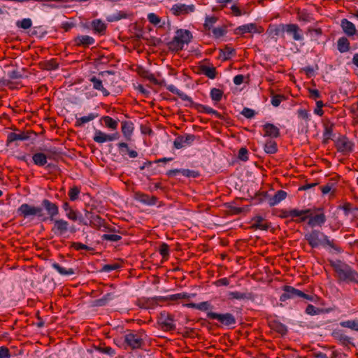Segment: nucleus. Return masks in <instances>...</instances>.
I'll return each mask as SVG.
<instances>
[{
  "label": "nucleus",
  "mask_w": 358,
  "mask_h": 358,
  "mask_svg": "<svg viewBox=\"0 0 358 358\" xmlns=\"http://www.w3.org/2000/svg\"><path fill=\"white\" fill-rule=\"evenodd\" d=\"M330 266L336 273V277L339 283L358 284V272L354 270L348 264L341 261H331Z\"/></svg>",
  "instance_id": "nucleus-1"
},
{
  "label": "nucleus",
  "mask_w": 358,
  "mask_h": 358,
  "mask_svg": "<svg viewBox=\"0 0 358 358\" xmlns=\"http://www.w3.org/2000/svg\"><path fill=\"white\" fill-rule=\"evenodd\" d=\"M304 237L313 248H318L319 246H322L323 248L329 247L337 253L343 252L341 248L335 243L334 240H329L327 236L319 230L313 229L306 233Z\"/></svg>",
  "instance_id": "nucleus-2"
},
{
  "label": "nucleus",
  "mask_w": 358,
  "mask_h": 358,
  "mask_svg": "<svg viewBox=\"0 0 358 358\" xmlns=\"http://www.w3.org/2000/svg\"><path fill=\"white\" fill-rule=\"evenodd\" d=\"M143 331L127 330L123 336L122 346L124 350H136L142 349L145 345L143 336Z\"/></svg>",
  "instance_id": "nucleus-3"
},
{
  "label": "nucleus",
  "mask_w": 358,
  "mask_h": 358,
  "mask_svg": "<svg viewBox=\"0 0 358 358\" xmlns=\"http://www.w3.org/2000/svg\"><path fill=\"white\" fill-rule=\"evenodd\" d=\"M295 215H301L300 221L304 222L309 220L308 224H324L326 217L322 208H308L301 211H294Z\"/></svg>",
  "instance_id": "nucleus-4"
},
{
  "label": "nucleus",
  "mask_w": 358,
  "mask_h": 358,
  "mask_svg": "<svg viewBox=\"0 0 358 358\" xmlns=\"http://www.w3.org/2000/svg\"><path fill=\"white\" fill-rule=\"evenodd\" d=\"M283 293L280 296V301H286L288 299H303L307 301H313V296L306 294L302 291L294 288L290 285H285L282 287Z\"/></svg>",
  "instance_id": "nucleus-5"
},
{
  "label": "nucleus",
  "mask_w": 358,
  "mask_h": 358,
  "mask_svg": "<svg viewBox=\"0 0 358 358\" xmlns=\"http://www.w3.org/2000/svg\"><path fill=\"white\" fill-rule=\"evenodd\" d=\"M18 213L24 217H37L41 222H45V215L43 208L27 203L22 204L17 210Z\"/></svg>",
  "instance_id": "nucleus-6"
},
{
  "label": "nucleus",
  "mask_w": 358,
  "mask_h": 358,
  "mask_svg": "<svg viewBox=\"0 0 358 358\" xmlns=\"http://www.w3.org/2000/svg\"><path fill=\"white\" fill-rule=\"evenodd\" d=\"M43 150L45 153L37 152L32 157L34 163L37 166H44L47 163L48 158H53L55 155L59 153L55 148H45Z\"/></svg>",
  "instance_id": "nucleus-7"
},
{
  "label": "nucleus",
  "mask_w": 358,
  "mask_h": 358,
  "mask_svg": "<svg viewBox=\"0 0 358 358\" xmlns=\"http://www.w3.org/2000/svg\"><path fill=\"white\" fill-rule=\"evenodd\" d=\"M207 317L211 320H217L221 324L227 327L233 326L236 322L235 317L229 313L220 314L213 312H208Z\"/></svg>",
  "instance_id": "nucleus-8"
},
{
  "label": "nucleus",
  "mask_w": 358,
  "mask_h": 358,
  "mask_svg": "<svg viewBox=\"0 0 358 358\" xmlns=\"http://www.w3.org/2000/svg\"><path fill=\"white\" fill-rule=\"evenodd\" d=\"M41 208H43L45 215V221L50 220H54L55 217L59 214V208L57 205L48 199H43L41 201Z\"/></svg>",
  "instance_id": "nucleus-9"
},
{
  "label": "nucleus",
  "mask_w": 358,
  "mask_h": 358,
  "mask_svg": "<svg viewBox=\"0 0 358 358\" xmlns=\"http://www.w3.org/2000/svg\"><path fill=\"white\" fill-rule=\"evenodd\" d=\"M173 317L169 313L162 312L158 317V324L164 331H170L176 329Z\"/></svg>",
  "instance_id": "nucleus-10"
},
{
  "label": "nucleus",
  "mask_w": 358,
  "mask_h": 358,
  "mask_svg": "<svg viewBox=\"0 0 358 358\" xmlns=\"http://www.w3.org/2000/svg\"><path fill=\"white\" fill-rule=\"evenodd\" d=\"M335 144L337 150L343 154L350 153L353 150V143L344 136L338 138Z\"/></svg>",
  "instance_id": "nucleus-11"
},
{
  "label": "nucleus",
  "mask_w": 358,
  "mask_h": 358,
  "mask_svg": "<svg viewBox=\"0 0 358 358\" xmlns=\"http://www.w3.org/2000/svg\"><path fill=\"white\" fill-rule=\"evenodd\" d=\"M120 138L118 132H115L111 134H107L100 130H96L93 140L99 143H103L107 141H113L117 140Z\"/></svg>",
  "instance_id": "nucleus-12"
},
{
  "label": "nucleus",
  "mask_w": 358,
  "mask_h": 358,
  "mask_svg": "<svg viewBox=\"0 0 358 358\" xmlns=\"http://www.w3.org/2000/svg\"><path fill=\"white\" fill-rule=\"evenodd\" d=\"M194 10L195 7L193 4L186 5L184 3L174 4L171 8V11L175 15H186L194 12Z\"/></svg>",
  "instance_id": "nucleus-13"
},
{
  "label": "nucleus",
  "mask_w": 358,
  "mask_h": 358,
  "mask_svg": "<svg viewBox=\"0 0 358 358\" xmlns=\"http://www.w3.org/2000/svg\"><path fill=\"white\" fill-rule=\"evenodd\" d=\"M331 336L334 339L337 340L341 345L344 346L353 345L352 342V338L348 336L341 329H336L333 330Z\"/></svg>",
  "instance_id": "nucleus-14"
},
{
  "label": "nucleus",
  "mask_w": 358,
  "mask_h": 358,
  "mask_svg": "<svg viewBox=\"0 0 358 358\" xmlns=\"http://www.w3.org/2000/svg\"><path fill=\"white\" fill-rule=\"evenodd\" d=\"M195 136L193 134H186L185 136H178L174 142L173 145L176 149H180L185 145H188L192 144V143L194 141Z\"/></svg>",
  "instance_id": "nucleus-15"
},
{
  "label": "nucleus",
  "mask_w": 358,
  "mask_h": 358,
  "mask_svg": "<svg viewBox=\"0 0 358 358\" xmlns=\"http://www.w3.org/2000/svg\"><path fill=\"white\" fill-rule=\"evenodd\" d=\"M106 234L101 236L102 241H107L110 242H117L122 239V233L120 231H116L115 228H107Z\"/></svg>",
  "instance_id": "nucleus-16"
},
{
  "label": "nucleus",
  "mask_w": 358,
  "mask_h": 358,
  "mask_svg": "<svg viewBox=\"0 0 358 358\" xmlns=\"http://www.w3.org/2000/svg\"><path fill=\"white\" fill-rule=\"evenodd\" d=\"M264 136L269 138H278L280 136V129L271 123H266L263 125Z\"/></svg>",
  "instance_id": "nucleus-17"
},
{
  "label": "nucleus",
  "mask_w": 358,
  "mask_h": 358,
  "mask_svg": "<svg viewBox=\"0 0 358 358\" xmlns=\"http://www.w3.org/2000/svg\"><path fill=\"white\" fill-rule=\"evenodd\" d=\"M285 32L292 34L295 41H302L303 39L301 30L295 24H285Z\"/></svg>",
  "instance_id": "nucleus-18"
},
{
  "label": "nucleus",
  "mask_w": 358,
  "mask_h": 358,
  "mask_svg": "<svg viewBox=\"0 0 358 358\" xmlns=\"http://www.w3.org/2000/svg\"><path fill=\"white\" fill-rule=\"evenodd\" d=\"M178 38V41L184 46L188 44L192 39L191 32L186 29H178L175 35Z\"/></svg>",
  "instance_id": "nucleus-19"
},
{
  "label": "nucleus",
  "mask_w": 358,
  "mask_h": 358,
  "mask_svg": "<svg viewBox=\"0 0 358 358\" xmlns=\"http://www.w3.org/2000/svg\"><path fill=\"white\" fill-rule=\"evenodd\" d=\"M267 32L271 38L276 39L278 36L282 35L285 32V24L271 25Z\"/></svg>",
  "instance_id": "nucleus-20"
},
{
  "label": "nucleus",
  "mask_w": 358,
  "mask_h": 358,
  "mask_svg": "<svg viewBox=\"0 0 358 358\" xmlns=\"http://www.w3.org/2000/svg\"><path fill=\"white\" fill-rule=\"evenodd\" d=\"M98 117H99V114L96 113H90L87 115L80 117L76 116L75 126L77 127H81L85 124H87L91 121H93Z\"/></svg>",
  "instance_id": "nucleus-21"
},
{
  "label": "nucleus",
  "mask_w": 358,
  "mask_h": 358,
  "mask_svg": "<svg viewBox=\"0 0 358 358\" xmlns=\"http://www.w3.org/2000/svg\"><path fill=\"white\" fill-rule=\"evenodd\" d=\"M91 26L94 32L99 35H103L107 28V24L100 19L92 20Z\"/></svg>",
  "instance_id": "nucleus-22"
},
{
  "label": "nucleus",
  "mask_w": 358,
  "mask_h": 358,
  "mask_svg": "<svg viewBox=\"0 0 358 358\" xmlns=\"http://www.w3.org/2000/svg\"><path fill=\"white\" fill-rule=\"evenodd\" d=\"M117 147L119 149L120 154L123 157L126 154H127L130 158H136L138 155V152L136 150H130L129 148L128 144L126 143H119L117 144Z\"/></svg>",
  "instance_id": "nucleus-23"
},
{
  "label": "nucleus",
  "mask_w": 358,
  "mask_h": 358,
  "mask_svg": "<svg viewBox=\"0 0 358 358\" xmlns=\"http://www.w3.org/2000/svg\"><path fill=\"white\" fill-rule=\"evenodd\" d=\"M287 197V192L284 190H278L275 194L268 199V204L271 206H274L278 204L280 201L285 199Z\"/></svg>",
  "instance_id": "nucleus-24"
},
{
  "label": "nucleus",
  "mask_w": 358,
  "mask_h": 358,
  "mask_svg": "<svg viewBox=\"0 0 358 358\" xmlns=\"http://www.w3.org/2000/svg\"><path fill=\"white\" fill-rule=\"evenodd\" d=\"M134 129L133 122L130 121H124L122 122V132L128 141L131 140Z\"/></svg>",
  "instance_id": "nucleus-25"
},
{
  "label": "nucleus",
  "mask_w": 358,
  "mask_h": 358,
  "mask_svg": "<svg viewBox=\"0 0 358 358\" xmlns=\"http://www.w3.org/2000/svg\"><path fill=\"white\" fill-rule=\"evenodd\" d=\"M269 327L277 333L282 336L285 335L287 332V327L282 323L277 320H271L269 322Z\"/></svg>",
  "instance_id": "nucleus-26"
},
{
  "label": "nucleus",
  "mask_w": 358,
  "mask_h": 358,
  "mask_svg": "<svg viewBox=\"0 0 358 358\" xmlns=\"http://www.w3.org/2000/svg\"><path fill=\"white\" fill-rule=\"evenodd\" d=\"M341 27L343 31L348 36H353L356 33V28L355 24L347 19H343L341 20Z\"/></svg>",
  "instance_id": "nucleus-27"
},
{
  "label": "nucleus",
  "mask_w": 358,
  "mask_h": 358,
  "mask_svg": "<svg viewBox=\"0 0 358 358\" xmlns=\"http://www.w3.org/2000/svg\"><path fill=\"white\" fill-rule=\"evenodd\" d=\"M75 42L78 45L88 46L93 45L95 43V40L92 36L87 35L78 36L75 38Z\"/></svg>",
  "instance_id": "nucleus-28"
},
{
  "label": "nucleus",
  "mask_w": 358,
  "mask_h": 358,
  "mask_svg": "<svg viewBox=\"0 0 358 358\" xmlns=\"http://www.w3.org/2000/svg\"><path fill=\"white\" fill-rule=\"evenodd\" d=\"M135 198L137 201L144 204L150 206L156 204L157 199L155 196H150L147 194L138 193L136 194Z\"/></svg>",
  "instance_id": "nucleus-29"
},
{
  "label": "nucleus",
  "mask_w": 358,
  "mask_h": 358,
  "mask_svg": "<svg viewBox=\"0 0 358 358\" xmlns=\"http://www.w3.org/2000/svg\"><path fill=\"white\" fill-rule=\"evenodd\" d=\"M90 81L93 84V88L101 91L104 96H107L110 94V92L103 87L102 81L97 78L96 76H93L90 78Z\"/></svg>",
  "instance_id": "nucleus-30"
},
{
  "label": "nucleus",
  "mask_w": 358,
  "mask_h": 358,
  "mask_svg": "<svg viewBox=\"0 0 358 358\" xmlns=\"http://www.w3.org/2000/svg\"><path fill=\"white\" fill-rule=\"evenodd\" d=\"M264 150L266 154L273 155L278 152L277 143L274 140L268 139L264 145Z\"/></svg>",
  "instance_id": "nucleus-31"
},
{
  "label": "nucleus",
  "mask_w": 358,
  "mask_h": 358,
  "mask_svg": "<svg viewBox=\"0 0 358 358\" xmlns=\"http://www.w3.org/2000/svg\"><path fill=\"white\" fill-rule=\"evenodd\" d=\"M28 136L24 133L16 134L14 132H10L8 134L6 145H9L11 143L16 141H24L27 140Z\"/></svg>",
  "instance_id": "nucleus-32"
},
{
  "label": "nucleus",
  "mask_w": 358,
  "mask_h": 358,
  "mask_svg": "<svg viewBox=\"0 0 358 358\" xmlns=\"http://www.w3.org/2000/svg\"><path fill=\"white\" fill-rule=\"evenodd\" d=\"M229 299H238V300H241V299H248V300H250V299H252V294L251 293H249V292H230L228 294Z\"/></svg>",
  "instance_id": "nucleus-33"
},
{
  "label": "nucleus",
  "mask_w": 358,
  "mask_h": 358,
  "mask_svg": "<svg viewBox=\"0 0 358 358\" xmlns=\"http://www.w3.org/2000/svg\"><path fill=\"white\" fill-rule=\"evenodd\" d=\"M138 73L143 78L150 80L154 84H159L157 80L155 78L154 74H152L151 72H150L148 70L140 67L138 69Z\"/></svg>",
  "instance_id": "nucleus-34"
},
{
  "label": "nucleus",
  "mask_w": 358,
  "mask_h": 358,
  "mask_svg": "<svg viewBox=\"0 0 358 358\" xmlns=\"http://www.w3.org/2000/svg\"><path fill=\"white\" fill-rule=\"evenodd\" d=\"M52 266L62 275H71L75 274V270L73 268H66L60 266L58 263H53Z\"/></svg>",
  "instance_id": "nucleus-35"
},
{
  "label": "nucleus",
  "mask_w": 358,
  "mask_h": 358,
  "mask_svg": "<svg viewBox=\"0 0 358 358\" xmlns=\"http://www.w3.org/2000/svg\"><path fill=\"white\" fill-rule=\"evenodd\" d=\"M241 34L259 32L257 25L254 23L244 24L237 28ZM259 32H261L259 31Z\"/></svg>",
  "instance_id": "nucleus-36"
},
{
  "label": "nucleus",
  "mask_w": 358,
  "mask_h": 358,
  "mask_svg": "<svg viewBox=\"0 0 358 358\" xmlns=\"http://www.w3.org/2000/svg\"><path fill=\"white\" fill-rule=\"evenodd\" d=\"M200 72L210 79H214L216 76L215 68L213 66L203 65L200 67Z\"/></svg>",
  "instance_id": "nucleus-37"
},
{
  "label": "nucleus",
  "mask_w": 358,
  "mask_h": 358,
  "mask_svg": "<svg viewBox=\"0 0 358 358\" xmlns=\"http://www.w3.org/2000/svg\"><path fill=\"white\" fill-rule=\"evenodd\" d=\"M337 46L338 51L342 53L350 50V43L345 37H341L338 40Z\"/></svg>",
  "instance_id": "nucleus-38"
},
{
  "label": "nucleus",
  "mask_w": 358,
  "mask_h": 358,
  "mask_svg": "<svg viewBox=\"0 0 358 358\" xmlns=\"http://www.w3.org/2000/svg\"><path fill=\"white\" fill-rule=\"evenodd\" d=\"M114 299V295L112 293H107L102 298L96 299L94 301V306H104L108 301Z\"/></svg>",
  "instance_id": "nucleus-39"
},
{
  "label": "nucleus",
  "mask_w": 358,
  "mask_h": 358,
  "mask_svg": "<svg viewBox=\"0 0 358 358\" xmlns=\"http://www.w3.org/2000/svg\"><path fill=\"white\" fill-rule=\"evenodd\" d=\"M334 136L333 134V124H324V129L323 132V142L327 143L330 139H332Z\"/></svg>",
  "instance_id": "nucleus-40"
},
{
  "label": "nucleus",
  "mask_w": 358,
  "mask_h": 358,
  "mask_svg": "<svg viewBox=\"0 0 358 358\" xmlns=\"http://www.w3.org/2000/svg\"><path fill=\"white\" fill-rule=\"evenodd\" d=\"M94 348L97 352L108 355L110 357L115 355V350L114 349L108 346H105L103 344H99V345L95 346Z\"/></svg>",
  "instance_id": "nucleus-41"
},
{
  "label": "nucleus",
  "mask_w": 358,
  "mask_h": 358,
  "mask_svg": "<svg viewBox=\"0 0 358 358\" xmlns=\"http://www.w3.org/2000/svg\"><path fill=\"white\" fill-rule=\"evenodd\" d=\"M294 211H301V210L298 209H292L290 210H285L282 213V217L285 218H291V220L294 222H301L300 218L301 215H296V213H294Z\"/></svg>",
  "instance_id": "nucleus-42"
},
{
  "label": "nucleus",
  "mask_w": 358,
  "mask_h": 358,
  "mask_svg": "<svg viewBox=\"0 0 358 358\" xmlns=\"http://www.w3.org/2000/svg\"><path fill=\"white\" fill-rule=\"evenodd\" d=\"M339 324L342 327L348 328L358 332V320L342 321Z\"/></svg>",
  "instance_id": "nucleus-43"
},
{
  "label": "nucleus",
  "mask_w": 358,
  "mask_h": 358,
  "mask_svg": "<svg viewBox=\"0 0 358 358\" xmlns=\"http://www.w3.org/2000/svg\"><path fill=\"white\" fill-rule=\"evenodd\" d=\"M196 108L202 113H205L207 114H213L215 115L217 117H220V114L213 108H210V106L202 105V104H197Z\"/></svg>",
  "instance_id": "nucleus-44"
},
{
  "label": "nucleus",
  "mask_w": 358,
  "mask_h": 358,
  "mask_svg": "<svg viewBox=\"0 0 358 358\" xmlns=\"http://www.w3.org/2000/svg\"><path fill=\"white\" fill-rule=\"evenodd\" d=\"M169 48L175 52H178L183 49L184 46L178 41V38L175 36L173 38L172 41L168 44Z\"/></svg>",
  "instance_id": "nucleus-45"
},
{
  "label": "nucleus",
  "mask_w": 358,
  "mask_h": 358,
  "mask_svg": "<svg viewBox=\"0 0 358 358\" xmlns=\"http://www.w3.org/2000/svg\"><path fill=\"white\" fill-rule=\"evenodd\" d=\"M102 120L104 122L105 125L113 130H115L117 128L118 122L117 121L113 120L112 117L109 116H104L102 117Z\"/></svg>",
  "instance_id": "nucleus-46"
},
{
  "label": "nucleus",
  "mask_w": 358,
  "mask_h": 358,
  "mask_svg": "<svg viewBox=\"0 0 358 358\" xmlns=\"http://www.w3.org/2000/svg\"><path fill=\"white\" fill-rule=\"evenodd\" d=\"M210 95L212 100L217 103L222 99L223 96V92L220 89L213 88L210 90Z\"/></svg>",
  "instance_id": "nucleus-47"
},
{
  "label": "nucleus",
  "mask_w": 358,
  "mask_h": 358,
  "mask_svg": "<svg viewBox=\"0 0 358 358\" xmlns=\"http://www.w3.org/2000/svg\"><path fill=\"white\" fill-rule=\"evenodd\" d=\"M68 231L67 225H54L52 228V231L58 236H64L66 237L65 234Z\"/></svg>",
  "instance_id": "nucleus-48"
},
{
  "label": "nucleus",
  "mask_w": 358,
  "mask_h": 358,
  "mask_svg": "<svg viewBox=\"0 0 358 358\" xmlns=\"http://www.w3.org/2000/svg\"><path fill=\"white\" fill-rule=\"evenodd\" d=\"M71 247L77 251L80 250H85L87 251L93 252L94 250V249L93 248L90 247L87 245H85V244L79 243V242H73L71 243Z\"/></svg>",
  "instance_id": "nucleus-49"
},
{
  "label": "nucleus",
  "mask_w": 358,
  "mask_h": 358,
  "mask_svg": "<svg viewBox=\"0 0 358 358\" xmlns=\"http://www.w3.org/2000/svg\"><path fill=\"white\" fill-rule=\"evenodd\" d=\"M217 21V18L215 16H206L204 23V27L206 29L210 30L213 29V25Z\"/></svg>",
  "instance_id": "nucleus-50"
},
{
  "label": "nucleus",
  "mask_w": 358,
  "mask_h": 358,
  "mask_svg": "<svg viewBox=\"0 0 358 358\" xmlns=\"http://www.w3.org/2000/svg\"><path fill=\"white\" fill-rule=\"evenodd\" d=\"M306 313L310 315H316L323 313V310L308 304L305 310Z\"/></svg>",
  "instance_id": "nucleus-51"
},
{
  "label": "nucleus",
  "mask_w": 358,
  "mask_h": 358,
  "mask_svg": "<svg viewBox=\"0 0 358 358\" xmlns=\"http://www.w3.org/2000/svg\"><path fill=\"white\" fill-rule=\"evenodd\" d=\"M87 218L89 219L90 224H106V222L99 215L89 213Z\"/></svg>",
  "instance_id": "nucleus-52"
},
{
  "label": "nucleus",
  "mask_w": 358,
  "mask_h": 358,
  "mask_svg": "<svg viewBox=\"0 0 358 358\" xmlns=\"http://www.w3.org/2000/svg\"><path fill=\"white\" fill-rule=\"evenodd\" d=\"M227 33L226 28L224 27H215L212 29V34L213 36L216 38H219L224 35H225Z\"/></svg>",
  "instance_id": "nucleus-53"
},
{
  "label": "nucleus",
  "mask_w": 358,
  "mask_h": 358,
  "mask_svg": "<svg viewBox=\"0 0 358 358\" xmlns=\"http://www.w3.org/2000/svg\"><path fill=\"white\" fill-rule=\"evenodd\" d=\"M122 267V264L117 262L105 264L101 271L104 272H110L112 271L117 270Z\"/></svg>",
  "instance_id": "nucleus-54"
},
{
  "label": "nucleus",
  "mask_w": 358,
  "mask_h": 358,
  "mask_svg": "<svg viewBox=\"0 0 358 358\" xmlns=\"http://www.w3.org/2000/svg\"><path fill=\"white\" fill-rule=\"evenodd\" d=\"M16 24L18 27L23 29H27L32 26V22L30 18H24L21 21H17Z\"/></svg>",
  "instance_id": "nucleus-55"
},
{
  "label": "nucleus",
  "mask_w": 358,
  "mask_h": 358,
  "mask_svg": "<svg viewBox=\"0 0 358 358\" xmlns=\"http://www.w3.org/2000/svg\"><path fill=\"white\" fill-rule=\"evenodd\" d=\"M320 189L323 194H327L331 191H335V183L334 182H329L327 185L320 187Z\"/></svg>",
  "instance_id": "nucleus-56"
},
{
  "label": "nucleus",
  "mask_w": 358,
  "mask_h": 358,
  "mask_svg": "<svg viewBox=\"0 0 358 358\" xmlns=\"http://www.w3.org/2000/svg\"><path fill=\"white\" fill-rule=\"evenodd\" d=\"M80 189L77 186L71 187L69 192V196L71 201H76L78 198Z\"/></svg>",
  "instance_id": "nucleus-57"
},
{
  "label": "nucleus",
  "mask_w": 358,
  "mask_h": 358,
  "mask_svg": "<svg viewBox=\"0 0 358 358\" xmlns=\"http://www.w3.org/2000/svg\"><path fill=\"white\" fill-rule=\"evenodd\" d=\"M279 225H277L275 227H271V225H251L250 228L254 229H259L263 231L271 230L274 232L278 228Z\"/></svg>",
  "instance_id": "nucleus-58"
},
{
  "label": "nucleus",
  "mask_w": 358,
  "mask_h": 358,
  "mask_svg": "<svg viewBox=\"0 0 358 358\" xmlns=\"http://www.w3.org/2000/svg\"><path fill=\"white\" fill-rule=\"evenodd\" d=\"M159 253L164 259H167L169 256V247L166 243H162L159 248Z\"/></svg>",
  "instance_id": "nucleus-59"
},
{
  "label": "nucleus",
  "mask_w": 358,
  "mask_h": 358,
  "mask_svg": "<svg viewBox=\"0 0 358 358\" xmlns=\"http://www.w3.org/2000/svg\"><path fill=\"white\" fill-rule=\"evenodd\" d=\"M180 173L188 178H196L199 176L197 171L189 170V169H181Z\"/></svg>",
  "instance_id": "nucleus-60"
},
{
  "label": "nucleus",
  "mask_w": 358,
  "mask_h": 358,
  "mask_svg": "<svg viewBox=\"0 0 358 358\" xmlns=\"http://www.w3.org/2000/svg\"><path fill=\"white\" fill-rule=\"evenodd\" d=\"M148 19L149 22L154 25H157L161 22L160 17H158L155 13H149L148 15Z\"/></svg>",
  "instance_id": "nucleus-61"
},
{
  "label": "nucleus",
  "mask_w": 358,
  "mask_h": 358,
  "mask_svg": "<svg viewBox=\"0 0 358 358\" xmlns=\"http://www.w3.org/2000/svg\"><path fill=\"white\" fill-rule=\"evenodd\" d=\"M284 99L285 97L282 95H274L271 98V104L275 107H278Z\"/></svg>",
  "instance_id": "nucleus-62"
},
{
  "label": "nucleus",
  "mask_w": 358,
  "mask_h": 358,
  "mask_svg": "<svg viewBox=\"0 0 358 358\" xmlns=\"http://www.w3.org/2000/svg\"><path fill=\"white\" fill-rule=\"evenodd\" d=\"M212 308V306L208 301H203L197 303V309L201 311H207Z\"/></svg>",
  "instance_id": "nucleus-63"
},
{
  "label": "nucleus",
  "mask_w": 358,
  "mask_h": 358,
  "mask_svg": "<svg viewBox=\"0 0 358 358\" xmlns=\"http://www.w3.org/2000/svg\"><path fill=\"white\" fill-rule=\"evenodd\" d=\"M9 349L5 346L0 347V358H10Z\"/></svg>",
  "instance_id": "nucleus-64"
}]
</instances>
